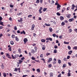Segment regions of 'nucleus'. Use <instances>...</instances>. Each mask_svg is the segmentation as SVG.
I'll return each instance as SVG.
<instances>
[{"label":"nucleus","mask_w":77,"mask_h":77,"mask_svg":"<svg viewBox=\"0 0 77 77\" xmlns=\"http://www.w3.org/2000/svg\"><path fill=\"white\" fill-rule=\"evenodd\" d=\"M46 40H48V41H52L53 40V39H52V38H47L46 39Z\"/></svg>","instance_id":"20e7f679"},{"label":"nucleus","mask_w":77,"mask_h":77,"mask_svg":"<svg viewBox=\"0 0 77 77\" xmlns=\"http://www.w3.org/2000/svg\"><path fill=\"white\" fill-rule=\"evenodd\" d=\"M75 32L76 33H77V29H74Z\"/></svg>","instance_id":"69168bd1"},{"label":"nucleus","mask_w":77,"mask_h":77,"mask_svg":"<svg viewBox=\"0 0 77 77\" xmlns=\"http://www.w3.org/2000/svg\"><path fill=\"white\" fill-rule=\"evenodd\" d=\"M10 42L11 45H14V42L12 41H11Z\"/></svg>","instance_id":"aec40b11"},{"label":"nucleus","mask_w":77,"mask_h":77,"mask_svg":"<svg viewBox=\"0 0 77 77\" xmlns=\"http://www.w3.org/2000/svg\"><path fill=\"white\" fill-rule=\"evenodd\" d=\"M50 32H53V29H52V28L50 27L49 29Z\"/></svg>","instance_id":"dca6fc26"},{"label":"nucleus","mask_w":77,"mask_h":77,"mask_svg":"<svg viewBox=\"0 0 77 77\" xmlns=\"http://www.w3.org/2000/svg\"><path fill=\"white\" fill-rule=\"evenodd\" d=\"M43 47H42V50H45V45H43Z\"/></svg>","instance_id":"412c9836"},{"label":"nucleus","mask_w":77,"mask_h":77,"mask_svg":"<svg viewBox=\"0 0 77 77\" xmlns=\"http://www.w3.org/2000/svg\"><path fill=\"white\" fill-rule=\"evenodd\" d=\"M46 40L44 39H42L41 40V41L42 42H45Z\"/></svg>","instance_id":"a878e982"},{"label":"nucleus","mask_w":77,"mask_h":77,"mask_svg":"<svg viewBox=\"0 0 77 77\" xmlns=\"http://www.w3.org/2000/svg\"><path fill=\"white\" fill-rule=\"evenodd\" d=\"M36 3H39V0H37L36 1Z\"/></svg>","instance_id":"79ce46f5"},{"label":"nucleus","mask_w":77,"mask_h":77,"mask_svg":"<svg viewBox=\"0 0 77 77\" xmlns=\"http://www.w3.org/2000/svg\"><path fill=\"white\" fill-rule=\"evenodd\" d=\"M72 7L71 8V9H72V10H74L75 7V5H74V4H72Z\"/></svg>","instance_id":"0eeeda50"},{"label":"nucleus","mask_w":77,"mask_h":77,"mask_svg":"<svg viewBox=\"0 0 77 77\" xmlns=\"http://www.w3.org/2000/svg\"><path fill=\"white\" fill-rule=\"evenodd\" d=\"M52 66V65H51V64H50L48 65V68H51V67Z\"/></svg>","instance_id":"de8ad7c7"},{"label":"nucleus","mask_w":77,"mask_h":77,"mask_svg":"<svg viewBox=\"0 0 77 77\" xmlns=\"http://www.w3.org/2000/svg\"><path fill=\"white\" fill-rule=\"evenodd\" d=\"M35 28L33 27H32V26L31 27V30H34V28Z\"/></svg>","instance_id":"4d7b16f0"},{"label":"nucleus","mask_w":77,"mask_h":77,"mask_svg":"<svg viewBox=\"0 0 77 77\" xmlns=\"http://www.w3.org/2000/svg\"><path fill=\"white\" fill-rule=\"evenodd\" d=\"M14 29L15 30H17V28L16 26H15L14 27Z\"/></svg>","instance_id":"8fccbe9b"},{"label":"nucleus","mask_w":77,"mask_h":77,"mask_svg":"<svg viewBox=\"0 0 77 77\" xmlns=\"http://www.w3.org/2000/svg\"><path fill=\"white\" fill-rule=\"evenodd\" d=\"M65 9H66L65 8H63V9H62V12H61L62 13H63Z\"/></svg>","instance_id":"4468645a"},{"label":"nucleus","mask_w":77,"mask_h":77,"mask_svg":"<svg viewBox=\"0 0 77 77\" xmlns=\"http://www.w3.org/2000/svg\"><path fill=\"white\" fill-rule=\"evenodd\" d=\"M69 33H71V32H72V29H71V28L70 29H69Z\"/></svg>","instance_id":"c85d7f7f"},{"label":"nucleus","mask_w":77,"mask_h":77,"mask_svg":"<svg viewBox=\"0 0 77 77\" xmlns=\"http://www.w3.org/2000/svg\"><path fill=\"white\" fill-rule=\"evenodd\" d=\"M3 76L4 77H6V73L5 72H4L3 74Z\"/></svg>","instance_id":"cd10ccee"},{"label":"nucleus","mask_w":77,"mask_h":77,"mask_svg":"<svg viewBox=\"0 0 77 77\" xmlns=\"http://www.w3.org/2000/svg\"><path fill=\"white\" fill-rule=\"evenodd\" d=\"M14 71H17V68H15V69L14 70Z\"/></svg>","instance_id":"338daca9"},{"label":"nucleus","mask_w":77,"mask_h":77,"mask_svg":"<svg viewBox=\"0 0 77 77\" xmlns=\"http://www.w3.org/2000/svg\"><path fill=\"white\" fill-rule=\"evenodd\" d=\"M74 19L73 18H71L69 19V22H71V21H74Z\"/></svg>","instance_id":"a211bd4d"},{"label":"nucleus","mask_w":77,"mask_h":77,"mask_svg":"<svg viewBox=\"0 0 77 77\" xmlns=\"http://www.w3.org/2000/svg\"><path fill=\"white\" fill-rule=\"evenodd\" d=\"M66 64H63V67H66Z\"/></svg>","instance_id":"c03bdc74"},{"label":"nucleus","mask_w":77,"mask_h":77,"mask_svg":"<svg viewBox=\"0 0 77 77\" xmlns=\"http://www.w3.org/2000/svg\"><path fill=\"white\" fill-rule=\"evenodd\" d=\"M69 42H66L65 41H64V44H69Z\"/></svg>","instance_id":"e433bc0d"},{"label":"nucleus","mask_w":77,"mask_h":77,"mask_svg":"<svg viewBox=\"0 0 77 77\" xmlns=\"http://www.w3.org/2000/svg\"><path fill=\"white\" fill-rule=\"evenodd\" d=\"M11 37L13 39H14L15 38V35H11Z\"/></svg>","instance_id":"58836bf2"},{"label":"nucleus","mask_w":77,"mask_h":77,"mask_svg":"<svg viewBox=\"0 0 77 77\" xmlns=\"http://www.w3.org/2000/svg\"><path fill=\"white\" fill-rule=\"evenodd\" d=\"M32 17V15H29L28 16V18H30V17Z\"/></svg>","instance_id":"3c124183"},{"label":"nucleus","mask_w":77,"mask_h":77,"mask_svg":"<svg viewBox=\"0 0 77 77\" xmlns=\"http://www.w3.org/2000/svg\"><path fill=\"white\" fill-rule=\"evenodd\" d=\"M20 20H18V21L19 22V23H20V22H22L23 21V18H20Z\"/></svg>","instance_id":"2eb2a0df"},{"label":"nucleus","mask_w":77,"mask_h":77,"mask_svg":"<svg viewBox=\"0 0 77 77\" xmlns=\"http://www.w3.org/2000/svg\"><path fill=\"white\" fill-rule=\"evenodd\" d=\"M3 34L2 33H1L0 34V38H2V36H3Z\"/></svg>","instance_id":"bf43d9fd"},{"label":"nucleus","mask_w":77,"mask_h":77,"mask_svg":"<svg viewBox=\"0 0 77 77\" xmlns=\"http://www.w3.org/2000/svg\"><path fill=\"white\" fill-rule=\"evenodd\" d=\"M67 48L69 50H71V47L69 46H68L67 47Z\"/></svg>","instance_id":"49530a36"},{"label":"nucleus","mask_w":77,"mask_h":77,"mask_svg":"<svg viewBox=\"0 0 77 77\" xmlns=\"http://www.w3.org/2000/svg\"><path fill=\"white\" fill-rule=\"evenodd\" d=\"M23 41L24 42V44H26V42H27V41H28V40L27 38H24Z\"/></svg>","instance_id":"7ed1b4c3"},{"label":"nucleus","mask_w":77,"mask_h":77,"mask_svg":"<svg viewBox=\"0 0 77 77\" xmlns=\"http://www.w3.org/2000/svg\"><path fill=\"white\" fill-rule=\"evenodd\" d=\"M54 53H57V50L54 49Z\"/></svg>","instance_id":"c9c22d12"},{"label":"nucleus","mask_w":77,"mask_h":77,"mask_svg":"<svg viewBox=\"0 0 77 77\" xmlns=\"http://www.w3.org/2000/svg\"><path fill=\"white\" fill-rule=\"evenodd\" d=\"M40 3L42 4L43 3V0H40Z\"/></svg>","instance_id":"13d9d810"},{"label":"nucleus","mask_w":77,"mask_h":77,"mask_svg":"<svg viewBox=\"0 0 77 77\" xmlns=\"http://www.w3.org/2000/svg\"><path fill=\"white\" fill-rule=\"evenodd\" d=\"M68 77H69L70 76H71V73H70V72H68Z\"/></svg>","instance_id":"4c0bfd02"},{"label":"nucleus","mask_w":77,"mask_h":77,"mask_svg":"<svg viewBox=\"0 0 77 77\" xmlns=\"http://www.w3.org/2000/svg\"><path fill=\"white\" fill-rule=\"evenodd\" d=\"M27 76V75H24L23 76V77H26Z\"/></svg>","instance_id":"774afa93"},{"label":"nucleus","mask_w":77,"mask_h":77,"mask_svg":"<svg viewBox=\"0 0 77 77\" xmlns=\"http://www.w3.org/2000/svg\"><path fill=\"white\" fill-rule=\"evenodd\" d=\"M64 61H67V59L66 57H64L63 59Z\"/></svg>","instance_id":"a19ab883"},{"label":"nucleus","mask_w":77,"mask_h":77,"mask_svg":"<svg viewBox=\"0 0 77 77\" xmlns=\"http://www.w3.org/2000/svg\"><path fill=\"white\" fill-rule=\"evenodd\" d=\"M11 58L12 59H15V57H14L13 54L11 55Z\"/></svg>","instance_id":"6ab92c4d"},{"label":"nucleus","mask_w":77,"mask_h":77,"mask_svg":"<svg viewBox=\"0 0 77 77\" xmlns=\"http://www.w3.org/2000/svg\"><path fill=\"white\" fill-rule=\"evenodd\" d=\"M50 77H53V73L52 72L50 73Z\"/></svg>","instance_id":"9b49d317"},{"label":"nucleus","mask_w":77,"mask_h":77,"mask_svg":"<svg viewBox=\"0 0 77 77\" xmlns=\"http://www.w3.org/2000/svg\"><path fill=\"white\" fill-rule=\"evenodd\" d=\"M22 14H23V13H22V12H21V13H17V15L18 16H20V15H22Z\"/></svg>","instance_id":"5701e85b"},{"label":"nucleus","mask_w":77,"mask_h":77,"mask_svg":"<svg viewBox=\"0 0 77 77\" xmlns=\"http://www.w3.org/2000/svg\"><path fill=\"white\" fill-rule=\"evenodd\" d=\"M56 34L54 33L53 34H52V36H53L54 37H56Z\"/></svg>","instance_id":"5fc2aeb1"},{"label":"nucleus","mask_w":77,"mask_h":77,"mask_svg":"<svg viewBox=\"0 0 77 77\" xmlns=\"http://www.w3.org/2000/svg\"><path fill=\"white\" fill-rule=\"evenodd\" d=\"M61 73L59 74V75H58V77H61Z\"/></svg>","instance_id":"e2e57ef3"},{"label":"nucleus","mask_w":77,"mask_h":77,"mask_svg":"<svg viewBox=\"0 0 77 77\" xmlns=\"http://www.w3.org/2000/svg\"><path fill=\"white\" fill-rule=\"evenodd\" d=\"M31 53H35V50H33V49H32V51H31Z\"/></svg>","instance_id":"7c9ffc66"},{"label":"nucleus","mask_w":77,"mask_h":77,"mask_svg":"<svg viewBox=\"0 0 77 77\" xmlns=\"http://www.w3.org/2000/svg\"><path fill=\"white\" fill-rule=\"evenodd\" d=\"M14 57H15V59L17 57H19V55L18 54H16L15 55Z\"/></svg>","instance_id":"b1692460"},{"label":"nucleus","mask_w":77,"mask_h":77,"mask_svg":"<svg viewBox=\"0 0 77 77\" xmlns=\"http://www.w3.org/2000/svg\"><path fill=\"white\" fill-rule=\"evenodd\" d=\"M8 50L10 51H12V49H11V47H10L8 48Z\"/></svg>","instance_id":"09e8293b"},{"label":"nucleus","mask_w":77,"mask_h":77,"mask_svg":"<svg viewBox=\"0 0 77 77\" xmlns=\"http://www.w3.org/2000/svg\"><path fill=\"white\" fill-rule=\"evenodd\" d=\"M73 49H74V50H77V47L76 46H74L73 48Z\"/></svg>","instance_id":"f704fd0d"},{"label":"nucleus","mask_w":77,"mask_h":77,"mask_svg":"<svg viewBox=\"0 0 77 77\" xmlns=\"http://www.w3.org/2000/svg\"><path fill=\"white\" fill-rule=\"evenodd\" d=\"M0 22H1L0 25H2V26H4V25L3 24V23H4L3 22H2L1 21H0Z\"/></svg>","instance_id":"72a5a7b5"},{"label":"nucleus","mask_w":77,"mask_h":77,"mask_svg":"<svg viewBox=\"0 0 77 77\" xmlns=\"http://www.w3.org/2000/svg\"><path fill=\"white\" fill-rule=\"evenodd\" d=\"M47 9V8H44L43 9V12H45V11H46Z\"/></svg>","instance_id":"c756f323"},{"label":"nucleus","mask_w":77,"mask_h":77,"mask_svg":"<svg viewBox=\"0 0 77 77\" xmlns=\"http://www.w3.org/2000/svg\"><path fill=\"white\" fill-rule=\"evenodd\" d=\"M6 57H8V59H12V57L11 56V55H10L9 53H6Z\"/></svg>","instance_id":"f257e3e1"},{"label":"nucleus","mask_w":77,"mask_h":77,"mask_svg":"<svg viewBox=\"0 0 77 77\" xmlns=\"http://www.w3.org/2000/svg\"><path fill=\"white\" fill-rule=\"evenodd\" d=\"M40 59L41 60H43V63H46V62H45V60L44 59V58H41Z\"/></svg>","instance_id":"9d476101"},{"label":"nucleus","mask_w":77,"mask_h":77,"mask_svg":"<svg viewBox=\"0 0 77 77\" xmlns=\"http://www.w3.org/2000/svg\"><path fill=\"white\" fill-rule=\"evenodd\" d=\"M40 57H42V58L44 57V55L43 54H42L40 55Z\"/></svg>","instance_id":"2f4dec72"},{"label":"nucleus","mask_w":77,"mask_h":77,"mask_svg":"<svg viewBox=\"0 0 77 77\" xmlns=\"http://www.w3.org/2000/svg\"><path fill=\"white\" fill-rule=\"evenodd\" d=\"M1 67L2 69H4L5 68V66L3 65V64L1 65Z\"/></svg>","instance_id":"4be33fe9"},{"label":"nucleus","mask_w":77,"mask_h":77,"mask_svg":"<svg viewBox=\"0 0 77 77\" xmlns=\"http://www.w3.org/2000/svg\"><path fill=\"white\" fill-rule=\"evenodd\" d=\"M69 9H70V7H68L67 8V11H69Z\"/></svg>","instance_id":"603ef678"},{"label":"nucleus","mask_w":77,"mask_h":77,"mask_svg":"<svg viewBox=\"0 0 77 77\" xmlns=\"http://www.w3.org/2000/svg\"><path fill=\"white\" fill-rule=\"evenodd\" d=\"M60 19L61 21H62V20H64V17L62 16H60Z\"/></svg>","instance_id":"f8f14e48"},{"label":"nucleus","mask_w":77,"mask_h":77,"mask_svg":"<svg viewBox=\"0 0 77 77\" xmlns=\"http://www.w3.org/2000/svg\"><path fill=\"white\" fill-rule=\"evenodd\" d=\"M72 53V51H70L68 52V54H70V55L71 54V53Z\"/></svg>","instance_id":"f3484780"},{"label":"nucleus","mask_w":77,"mask_h":77,"mask_svg":"<svg viewBox=\"0 0 77 77\" xmlns=\"http://www.w3.org/2000/svg\"><path fill=\"white\" fill-rule=\"evenodd\" d=\"M54 48H55V49L57 48V46H56V45H55V46H54Z\"/></svg>","instance_id":"052dcab7"},{"label":"nucleus","mask_w":77,"mask_h":77,"mask_svg":"<svg viewBox=\"0 0 77 77\" xmlns=\"http://www.w3.org/2000/svg\"><path fill=\"white\" fill-rule=\"evenodd\" d=\"M66 17L68 18H70V17H71V14H66Z\"/></svg>","instance_id":"39448f33"},{"label":"nucleus","mask_w":77,"mask_h":77,"mask_svg":"<svg viewBox=\"0 0 77 77\" xmlns=\"http://www.w3.org/2000/svg\"><path fill=\"white\" fill-rule=\"evenodd\" d=\"M65 22H63L61 23V26H64V25H65Z\"/></svg>","instance_id":"bb28decb"},{"label":"nucleus","mask_w":77,"mask_h":77,"mask_svg":"<svg viewBox=\"0 0 77 77\" xmlns=\"http://www.w3.org/2000/svg\"><path fill=\"white\" fill-rule=\"evenodd\" d=\"M59 38L60 39H61L62 38V35H61L60 36H59Z\"/></svg>","instance_id":"0e129e2a"},{"label":"nucleus","mask_w":77,"mask_h":77,"mask_svg":"<svg viewBox=\"0 0 77 77\" xmlns=\"http://www.w3.org/2000/svg\"><path fill=\"white\" fill-rule=\"evenodd\" d=\"M45 26H50V24H47L46 23H45Z\"/></svg>","instance_id":"ea45409f"},{"label":"nucleus","mask_w":77,"mask_h":77,"mask_svg":"<svg viewBox=\"0 0 77 77\" xmlns=\"http://www.w3.org/2000/svg\"><path fill=\"white\" fill-rule=\"evenodd\" d=\"M19 62H17L19 64H21V63L22 62H23V60H19Z\"/></svg>","instance_id":"ddd939ff"},{"label":"nucleus","mask_w":77,"mask_h":77,"mask_svg":"<svg viewBox=\"0 0 77 77\" xmlns=\"http://www.w3.org/2000/svg\"><path fill=\"white\" fill-rule=\"evenodd\" d=\"M15 38H16V41H19V39H18V38L17 36L15 37Z\"/></svg>","instance_id":"393cba45"},{"label":"nucleus","mask_w":77,"mask_h":77,"mask_svg":"<svg viewBox=\"0 0 77 77\" xmlns=\"http://www.w3.org/2000/svg\"><path fill=\"white\" fill-rule=\"evenodd\" d=\"M18 50L19 51V53H21V49L19 48Z\"/></svg>","instance_id":"a18cd8bd"},{"label":"nucleus","mask_w":77,"mask_h":77,"mask_svg":"<svg viewBox=\"0 0 77 77\" xmlns=\"http://www.w3.org/2000/svg\"><path fill=\"white\" fill-rule=\"evenodd\" d=\"M31 59L32 60H35V58L32 57H31Z\"/></svg>","instance_id":"6e6d98bb"},{"label":"nucleus","mask_w":77,"mask_h":77,"mask_svg":"<svg viewBox=\"0 0 77 77\" xmlns=\"http://www.w3.org/2000/svg\"><path fill=\"white\" fill-rule=\"evenodd\" d=\"M60 7H61V6H60V5L59 4H57V9H58V10H60Z\"/></svg>","instance_id":"1a4fd4ad"},{"label":"nucleus","mask_w":77,"mask_h":77,"mask_svg":"<svg viewBox=\"0 0 77 77\" xmlns=\"http://www.w3.org/2000/svg\"><path fill=\"white\" fill-rule=\"evenodd\" d=\"M52 60L53 59H52V58H49L48 61V63H50L51 61H52Z\"/></svg>","instance_id":"423d86ee"},{"label":"nucleus","mask_w":77,"mask_h":77,"mask_svg":"<svg viewBox=\"0 0 77 77\" xmlns=\"http://www.w3.org/2000/svg\"><path fill=\"white\" fill-rule=\"evenodd\" d=\"M36 71H37L38 72H40V69H37Z\"/></svg>","instance_id":"37998d69"},{"label":"nucleus","mask_w":77,"mask_h":77,"mask_svg":"<svg viewBox=\"0 0 77 77\" xmlns=\"http://www.w3.org/2000/svg\"><path fill=\"white\" fill-rule=\"evenodd\" d=\"M21 35H22V34H24V35H26V32L24 31V30H23L22 32H20Z\"/></svg>","instance_id":"6e6552de"},{"label":"nucleus","mask_w":77,"mask_h":77,"mask_svg":"<svg viewBox=\"0 0 77 77\" xmlns=\"http://www.w3.org/2000/svg\"><path fill=\"white\" fill-rule=\"evenodd\" d=\"M42 9H43V8L42 7H40L39 10V14H41L42 12V11H41L42 10Z\"/></svg>","instance_id":"f03ea898"},{"label":"nucleus","mask_w":77,"mask_h":77,"mask_svg":"<svg viewBox=\"0 0 77 77\" xmlns=\"http://www.w3.org/2000/svg\"><path fill=\"white\" fill-rule=\"evenodd\" d=\"M57 15H58V16H60V14L59 12L57 13Z\"/></svg>","instance_id":"864d4df0"},{"label":"nucleus","mask_w":77,"mask_h":77,"mask_svg":"<svg viewBox=\"0 0 77 77\" xmlns=\"http://www.w3.org/2000/svg\"><path fill=\"white\" fill-rule=\"evenodd\" d=\"M58 63H61V60H58Z\"/></svg>","instance_id":"473e14b6"},{"label":"nucleus","mask_w":77,"mask_h":77,"mask_svg":"<svg viewBox=\"0 0 77 77\" xmlns=\"http://www.w3.org/2000/svg\"><path fill=\"white\" fill-rule=\"evenodd\" d=\"M50 54L49 53H47L46 54V56H48V55H50Z\"/></svg>","instance_id":"680f3d73"}]
</instances>
